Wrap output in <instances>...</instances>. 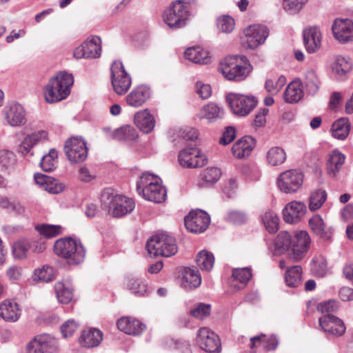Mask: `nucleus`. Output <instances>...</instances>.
I'll use <instances>...</instances> for the list:
<instances>
[{
	"label": "nucleus",
	"mask_w": 353,
	"mask_h": 353,
	"mask_svg": "<svg viewBox=\"0 0 353 353\" xmlns=\"http://www.w3.org/2000/svg\"><path fill=\"white\" fill-rule=\"evenodd\" d=\"M74 83L72 74L63 71L51 77L43 88L46 102L54 103L66 99Z\"/></svg>",
	"instance_id": "f257e3e1"
},
{
	"label": "nucleus",
	"mask_w": 353,
	"mask_h": 353,
	"mask_svg": "<svg viewBox=\"0 0 353 353\" xmlns=\"http://www.w3.org/2000/svg\"><path fill=\"white\" fill-rule=\"evenodd\" d=\"M252 68L245 56L226 57L220 62L219 70L229 81L239 82L245 79Z\"/></svg>",
	"instance_id": "f03ea898"
},
{
	"label": "nucleus",
	"mask_w": 353,
	"mask_h": 353,
	"mask_svg": "<svg viewBox=\"0 0 353 353\" xmlns=\"http://www.w3.org/2000/svg\"><path fill=\"white\" fill-rule=\"evenodd\" d=\"M190 18V4L183 0H175L165 8L162 14L163 22L171 29L185 27Z\"/></svg>",
	"instance_id": "7ed1b4c3"
},
{
	"label": "nucleus",
	"mask_w": 353,
	"mask_h": 353,
	"mask_svg": "<svg viewBox=\"0 0 353 353\" xmlns=\"http://www.w3.org/2000/svg\"><path fill=\"white\" fill-rule=\"evenodd\" d=\"M54 252L57 256L64 259L70 265L82 263L85 256V250L82 243L71 237L56 241Z\"/></svg>",
	"instance_id": "20e7f679"
},
{
	"label": "nucleus",
	"mask_w": 353,
	"mask_h": 353,
	"mask_svg": "<svg viewBox=\"0 0 353 353\" xmlns=\"http://www.w3.org/2000/svg\"><path fill=\"white\" fill-rule=\"evenodd\" d=\"M101 208L111 212L114 217H121L132 212L135 204L132 199L120 194H113L109 190H105L101 197Z\"/></svg>",
	"instance_id": "39448f33"
},
{
	"label": "nucleus",
	"mask_w": 353,
	"mask_h": 353,
	"mask_svg": "<svg viewBox=\"0 0 353 353\" xmlns=\"http://www.w3.org/2000/svg\"><path fill=\"white\" fill-rule=\"evenodd\" d=\"M146 249L150 256L170 257L174 255L178 248L176 239L167 233H158L152 236L146 243Z\"/></svg>",
	"instance_id": "423d86ee"
},
{
	"label": "nucleus",
	"mask_w": 353,
	"mask_h": 353,
	"mask_svg": "<svg viewBox=\"0 0 353 353\" xmlns=\"http://www.w3.org/2000/svg\"><path fill=\"white\" fill-rule=\"evenodd\" d=\"M226 101L232 112L239 117L248 116L257 104L254 97L237 93H229L226 97Z\"/></svg>",
	"instance_id": "0eeeda50"
},
{
	"label": "nucleus",
	"mask_w": 353,
	"mask_h": 353,
	"mask_svg": "<svg viewBox=\"0 0 353 353\" xmlns=\"http://www.w3.org/2000/svg\"><path fill=\"white\" fill-rule=\"evenodd\" d=\"M111 83L114 91L119 95L125 94L132 84V79L120 61H114L110 68Z\"/></svg>",
	"instance_id": "6e6552de"
},
{
	"label": "nucleus",
	"mask_w": 353,
	"mask_h": 353,
	"mask_svg": "<svg viewBox=\"0 0 353 353\" xmlns=\"http://www.w3.org/2000/svg\"><path fill=\"white\" fill-rule=\"evenodd\" d=\"M64 150L68 159L72 163H81L88 157L86 143L81 137L68 139L65 143Z\"/></svg>",
	"instance_id": "1a4fd4ad"
},
{
	"label": "nucleus",
	"mask_w": 353,
	"mask_h": 353,
	"mask_svg": "<svg viewBox=\"0 0 353 353\" xmlns=\"http://www.w3.org/2000/svg\"><path fill=\"white\" fill-rule=\"evenodd\" d=\"M311 238L307 232H296L292 239L291 250L288 253L289 259L298 262L303 259L310 248Z\"/></svg>",
	"instance_id": "9d476101"
},
{
	"label": "nucleus",
	"mask_w": 353,
	"mask_h": 353,
	"mask_svg": "<svg viewBox=\"0 0 353 353\" xmlns=\"http://www.w3.org/2000/svg\"><path fill=\"white\" fill-rule=\"evenodd\" d=\"M303 175L297 170H290L281 173L277 179L279 190L286 194L296 192L302 185Z\"/></svg>",
	"instance_id": "9b49d317"
},
{
	"label": "nucleus",
	"mask_w": 353,
	"mask_h": 353,
	"mask_svg": "<svg viewBox=\"0 0 353 353\" xmlns=\"http://www.w3.org/2000/svg\"><path fill=\"white\" fill-rule=\"evenodd\" d=\"M196 341L200 348L208 353H220L221 351L219 336L207 327L198 330Z\"/></svg>",
	"instance_id": "f8f14e48"
},
{
	"label": "nucleus",
	"mask_w": 353,
	"mask_h": 353,
	"mask_svg": "<svg viewBox=\"0 0 353 353\" xmlns=\"http://www.w3.org/2000/svg\"><path fill=\"white\" fill-rule=\"evenodd\" d=\"M208 159L198 148L188 147L179 154V164L188 168H201L207 163Z\"/></svg>",
	"instance_id": "ddd939ff"
},
{
	"label": "nucleus",
	"mask_w": 353,
	"mask_h": 353,
	"mask_svg": "<svg viewBox=\"0 0 353 353\" xmlns=\"http://www.w3.org/2000/svg\"><path fill=\"white\" fill-rule=\"evenodd\" d=\"M210 221L209 215L201 210L190 211L184 219L186 229L192 233H201L205 231Z\"/></svg>",
	"instance_id": "4468645a"
},
{
	"label": "nucleus",
	"mask_w": 353,
	"mask_h": 353,
	"mask_svg": "<svg viewBox=\"0 0 353 353\" xmlns=\"http://www.w3.org/2000/svg\"><path fill=\"white\" fill-rule=\"evenodd\" d=\"M245 42L250 49H255L263 44L269 34L268 28L263 25L250 26L244 30Z\"/></svg>",
	"instance_id": "2eb2a0df"
},
{
	"label": "nucleus",
	"mask_w": 353,
	"mask_h": 353,
	"mask_svg": "<svg viewBox=\"0 0 353 353\" xmlns=\"http://www.w3.org/2000/svg\"><path fill=\"white\" fill-rule=\"evenodd\" d=\"M4 119L12 126H21L26 124L27 119L24 108L18 103H9L3 110Z\"/></svg>",
	"instance_id": "dca6fc26"
},
{
	"label": "nucleus",
	"mask_w": 353,
	"mask_h": 353,
	"mask_svg": "<svg viewBox=\"0 0 353 353\" xmlns=\"http://www.w3.org/2000/svg\"><path fill=\"white\" fill-rule=\"evenodd\" d=\"M332 30L334 37L341 43L353 41V21L350 19H335Z\"/></svg>",
	"instance_id": "f3484780"
},
{
	"label": "nucleus",
	"mask_w": 353,
	"mask_h": 353,
	"mask_svg": "<svg viewBox=\"0 0 353 353\" xmlns=\"http://www.w3.org/2000/svg\"><path fill=\"white\" fill-rule=\"evenodd\" d=\"M307 210L303 202L293 201L288 203L283 210V216L285 222L296 223L305 216Z\"/></svg>",
	"instance_id": "a211bd4d"
},
{
	"label": "nucleus",
	"mask_w": 353,
	"mask_h": 353,
	"mask_svg": "<svg viewBox=\"0 0 353 353\" xmlns=\"http://www.w3.org/2000/svg\"><path fill=\"white\" fill-rule=\"evenodd\" d=\"M319 325L325 332L335 336H342L345 332V326L341 319L333 314H326L319 318Z\"/></svg>",
	"instance_id": "6ab92c4d"
},
{
	"label": "nucleus",
	"mask_w": 353,
	"mask_h": 353,
	"mask_svg": "<svg viewBox=\"0 0 353 353\" xmlns=\"http://www.w3.org/2000/svg\"><path fill=\"white\" fill-rule=\"evenodd\" d=\"M303 42L307 52H315L320 48L321 44V33L320 30L316 26L304 30Z\"/></svg>",
	"instance_id": "aec40b11"
},
{
	"label": "nucleus",
	"mask_w": 353,
	"mask_h": 353,
	"mask_svg": "<svg viewBox=\"0 0 353 353\" xmlns=\"http://www.w3.org/2000/svg\"><path fill=\"white\" fill-rule=\"evenodd\" d=\"M150 89L145 85H139L134 88L126 97L128 105L139 108L150 97Z\"/></svg>",
	"instance_id": "412c9836"
},
{
	"label": "nucleus",
	"mask_w": 353,
	"mask_h": 353,
	"mask_svg": "<svg viewBox=\"0 0 353 353\" xmlns=\"http://www.w3.org/2000/svg\"><path fill=\"white\" fill-rule=\"evenodd\" d=\"M254 145V139L251 136H245L234 143L232 152L236 158L248 157Z\"/></svg>",
	"instance_id": "4be33fe9"
},
{
	"label": "nucleus",
	"mask_w": 353,
	"mask_h": 353,
	"mask_svg": "<svg viewBox=\"0 0 353 353\" xmlns=\"http://www.w3.org/2000/svg\"><path fill=\"white\" fill-rule=\"evenodd\" d=\"M103 332L97 328H90L83 330L79 338L81 346L92 348L99 345L103 340Z\"/></svg>",
	"instance_id": "5701e85b"
},
{
	"label": "nucleus",
	"mask_w": 353,
	"mask_h": 353,
	"mask_svg": "<svg viewBox=\"0 0 353 353\" xmlns=\"http://www.w3.org/2000/svg\"><path fill=\"white\" fill-rule=\"evenodd\" d=\"M134 122L137 127L145 134L151 132L155 125V119L148 109L137 112L134 114Z\"/></svg>",
	"instance_id": "b1692460"
},
{
	"label": "nucleus",
	"mask_w": 353,
	"mask_h": 353,
	"mask_svg": "<svg viewBox=\"0 0 353 353\" xmlns=\"http://www.w3.org/2000/svg\"><path fill=\"white\" fill-rule=\"evenodd\" d=\"M119 330L129 335H139L145 328V325L139 320L129 317H123L117 321Z\"/></svg>",
	"instance_id": "393cba45"
},
{
	"label": "nucleus",
	"mask_w": 353,
	"mask_h": 353,
	"mask_svg": "<svg viewBox=\"0 0 353 353\" xmlns=\"http://www.w3.org/2000/svg\"><path fill=\"white\" fill-rule=\"evenodd\" d=\"M309 226L311 230L316 236L323 240H330L333 234V230L331 228H327L324 223L322 217L316 214L309 220Z\"/></svg>",
	"instance_id": "a878e982"
},
{
	"label": "nucleus",
	"mask_w": 353,
	"mask_h": 353,
	"mask_svg": "<svg viewBox=\"0 0 353 353\" xmlns=\"http://www.w3.org/2000/svg\"><path fill=\"white\" fill-rule=\"evenodd\" d=\"M141 194L143 197L150 201L160 203L165 201L167 196L165 188L160 182L155 183L151 187L143 189Z\"/></svg>",
	"instance_id": "bb28decb"
},
{
	"label": "nucleus",
	"mask_w": 353,
	"mask_h": 353,
	"mask_svg": "<svg viewBox=\"0 0 353 353\" xmlns=\"http://www.w3.org/2000/svg\"><path fill=\"white\" fill-rule=\"evenodd\" d=\"M32 342L43 353H54L58 349L57 339L48 334L37 335L32 340Z\"/></svg>",
	"instance_id": "cd10ccee"
},
{
	"label": "nucleus",
	"mask_w": 353,
	"mask_h": 353,
	"mask_svg": "<svg viewBox=\"0 0 353 353\" xmlns=\"http://www.w3.org/2000/svg\"><path fill=\"white\" fill-rule=\"evenodd\" d=\"M21 316V310L15 302L9 300L0 304V316L6 321L16 322Z\"/></svg>",
	"instance_id": "c85d7f7f"
},
{
	"label": "nucleus",
	"mask_w": 353,
	"mask_h": 353,
	"mask_svg": "<svg viewBox=\"0 0 353 353\" xmlns=\"http://www.w3.org/2000/svg\"><path fill=\"white\" fill-rule=\"evenodd\" d=\"M345 157L339 150H333L328 154L326 163L327 174L334 177L341 169L345 163Z\"/></svg>",
	"instance_id": "c756f323"
},
{
	"label": "nucleus",
	"mask_w": 353,
	"mask_h": 353,
	"mask_svg": "<svg viewBox=\"0 0 353 353\" xmlns=\"http://www.w3.org/2000/svg\"><path fill=\"white\" fill-rule=\"evenodd\" d=\"M86 59H96L101 56V40L98 36H92L83 43Z\"/></svg>",
	"instance_id": "7c9ffc66"
},
{
	"label": "nucleus",
	"mask_w": 353,
	"mask_h": 353,
	"mask_svg": "<svg viewBox=\"0 0 353 353\" xmlns=\"http://www.w3.org/2000/svg\"><path fill=\"white\" fill-rule=\"evenodd\" d=\"M303 97V91L300 81H293L290 83L284 92V99L288 103H295Z\"/></svg>",
	"instance_id": "2f4dec72"
},
{
	"label": "nucleus",
	"mask_w": 353,
	"mask_h": 353,
	"mask_svg": "<svg viewBox=\"0 0 353 353\" xmlns=\"http://www.w3.org/2000/svg\"><path fill=\"white\" fill-rule=\"evenodd\" d=\"M292 238L290 234L286 231L279 232L274 243V254L281 255L288 251L292 246Z\"/></svg>",
	"instance_id": "473e14b6"
},
{
	"label": "nucleus",
	"mask_w": 353,
	"mask_h": 353,
	"mask_svg": "<svg viewBox=\"0 0 353 353\" xmlns=\"http://www.w3.org/2000/svg\"><path fill=\"white\" fill-rule=\"evenodd\" d=\"M352 63L343 57H338L332 65V72L339 80L343 79L345 75L352 70Z\"/></svg>",
	"instance_id": "72a5a7b5"
},
{
	"label": "nucleus",
	"mask_w": 353,
	"mask_h": 353,
	"mask_svg": "<svg viewBox=\"0 0 353 353\" xmlns=\"http://www.w3.org/2000/svg\"><path fill=\"white\" fill-rule=\"evenodd\" d=\"M208 52L201 47H192L184 52L185 58L189 61L200 64H205L208 62Z\"/></svg>",
	"instance_id": "f704fd0d"
},
{
	"label": "nucleus",
	"mask_w": 353,
	"mask_h": 353,
	"mask_svg": "<svg viewBox=\"0 0 353 353\" xmlns=\"http://www.w3.org/2000/svg\"><path fill=\"white\" fill-rule=\"evenodd\" d=\"M214 254L206 250L198 252L196 256V265L203 271L210 272L214 264Z\"/></svg>",
	"instance_id": "c9c22d12"
},
{
	"label": "nucleus",
	"mask_w": 353,
	"mask_h": 353,
	"mask_svg": "<svg viewBox=\"0 0 353 353\" xmlns=\"http://www.w3.org/2000/svg\"><path fill=\"white\" fill-rule=\"evenodd\" d=\"M350 129V124L347 119L341 118L332 125V136L338 139H345Z\"/></svg>",
	"instance_id": "e433bc0d"
},
{
	"label": "nucleus",
	"mask_w": 353,
	"mask_h": 353,
	"mask_svg": "<svg viewBox=\"0 0 353 353\" xmlns=\"http://www.w3.org/2000/svg\"><path fill=\"white\" fill-rule=\"evenodd\" d=\"M221 175V170L216 167L206 168L201 174V181L199 183V187H205L211 185L220 179Z\"/></svg>",
	"instance_id": "4c0bfd02"
},
{
	"label": "nucleus",
	"mask_w": 353,
	"mask_h": 353,
	"mask_svg": "<svg viewBox=\"0 0 353 353\" xmlns=\"http://www.w3.org/2000/svg\"><path fill=\"white\" fill-rule=\"evenodd\" d=\"M266 159L268 163L272 166L279 165L285 161L286 153L281 147H272L268 151Z\"/></svg>",
	"instance_id": "58836bf2"
},
{
	"label": "nucleus",
	"mask_w": 353,
	"mask_h": 353,
	"mask_svg": "<svg viewBox=\"0 0 353 353\" xmlns=\"http://www.w3.org/2000/svg\"><path fill=\"white\" fill-rule=\"evenodd\" d=\"M199 116L201 118H204L212 121L222 118L223 116V110L216 104L210 103L202 108L200 110Z\"/></svg>",
	"instance_id": "ea45409f"
},
{
	"label": "nucleus",
	"mask_w": 353,
	"mask_h": 353,
	"mask_svg": "<svg viewBox=\"0 0 353 353\" xmlns=\"http://www.w3.org/2000/svg\"><path fill=\"white\" fill-rule=\"evenodd\" d=\"M45 134V132H41L27 136L19 145L18 152L23 156L27 155L30 152L33 146L40 141L42 135Z\"/></svg>",
	"instance_id": "a19ab883"
},
{
	"label": "nucleus",
	"mask_w": 353,
	"mask_h": 353,
	"mask_svg": "<svg viewBox=\"0 0 353 353\" xmlns=\"http://www.w3.org/2000/svg\"><path fill=\"white\" fill-rule=\"evenodd\" d=\"M302 268L300 265H294L285 272V282L288 287H299L301 284Z\"/></svg>",
	"instance_id": "79ce46f5"
},
{
	"label": "nucleus",
	"mask_w": 353,
	"mask_h": 353,
	"mask_svg": "<svg viewBox=\"0 0 353 353\" xmlns=\"http://www.w3.org/2000/svg\"><path fill=\"white\" fill-rule=\"evenodd\" d=\"M183 280L190 287H199L201 284V276L199 270L190 268H185L183 270Z\"/></svg>",
	"instance_id": "37998d69"
},
{
	"label": "nucleus",
	"mask_w": 353,
	"mask_h": 353,
	"mask_svg": "<svg viewBox=\"0 0 353 353\" xmlns=\"http://www.w3.org/2000/svg\"><path fill=\"white\" fill-rule=\"evenodd\" d=\"M262 222L270 233H275L279 230V219L274 212H265L261 216Z\"/></svg>",
	"instance_id": "c03bdc74"
},
{
	"label": "nucleus",
	"mask_w": 353,
	"mask_h": 353,
	"mask_svg": "<svg viewBox=\"0 0 353 353\" xmlns=\"http://www.w3.org/2000/svg\"><path fill=\"white\" fill-rule=\"evenodd\" d=\"M138 137L137 130L132 126L125 125L117 129L113 134L118 141H133Z\"/></svg>",
	"instance_id": "a18cd8bd"
},
{
	"label": "nucleus",
	"mask_w": 353,
	"mask_h": 353,
	"mask_svg": "<svg viewBox=\"0 0 353 353\" xmlns=\"http://www.w3.org/2000/svg\"><path fill=\"white\" fill-rule=\"evenodd\" d=\"M58 152L52 148L47 154L43 156L40 161L41 169L45 172H51L55 168Z\"/></svg>",
	"instance_id": "49530a36"
},
{
	"label": "nucleus",
	"mask_w": 353,
	"mask_h": 353,
	"mask_svg": "<svg viewBox=\"0 0 353 353\" xmlns=\"http://www.w3.org/2000/svg\"><path fill=\"white\" fill-rule=\"evenodd\" d=\"M232 276L238 282L243 285H248L252 279V270L250 268L248 267L233 268Z\"/></svg>",
	"instance_id": "de8ad7c7"
},
{
	"label": "nucleus",
	"mask_w": 353,
	"mask_h": 353,
	"mask_svg": "<svg viewBox=\"0 0 353 353\" xmlns=\"http://www.w3.org/2000/svg\"><path fill=\"white\" fill-rule=\"evenodd\" d=\"M305 88L308 94L314 95L319 89V80L314 70H309L305 74Z\"/></svg>",
	"instance_id": "09e8293b"
},
{
	"label": "nucleus",
	"mask_w": 353,
	"mask_h": 353,
	"mask_svg": "<svg viewBox=\"0 0 353 353\" xmlns=\"http://www.w3.org/2000/svg\"><path fill=\"white\" fill-rule=\"evenodd\" d=\"M17 163L14 153L8 150H0V166L5 169H12Z\"/></svg>",
	"instance_id": "8fccbe9b"
},
{
	"label": "nucleus",
	"mask_w": 353,
	"mask_h": 353,
	"mask_svg": "<svg viewBox=\"0 0 353 353\" xmlns=\"http://www.w3.org/2000/svg\"><path fill=\"white\" fill-rule=\"evenodd\" d=\"M312 273L318 277L324 276L327 272V261L322 256H319L312 259Z\"/></svg>",
	"instance_id": "3c124183"
},
{
	"label": "nucleus",
	"mask_w": 353,
	"mask_h": 353,
	"mask_svg": "<svg viewBox=\"0 0 353 353\" xmlns=\"http://www.w3.org/2000/svg\"><path fill=\"white\" fill-rule=\"evenodd\" d=\"M161 179L154 174L149 173H143L140 177L137 184V190L139 194L142 192L143 189H145L159 183Z\"/></svg>",
	"instance_id": "603ef678"
},
{
	"label": "nucleus",
	"mask_w": 353,
	"mask_h": 353,
	"mask_svg": "<svg viewBox=\"0 0 353 353\" xmlns=\"http://www.w3.org/2000/svg\"><path fill=\"white\" fill-rule=\"evenodd\" d=\"M327 198V194L323 190H316L314 192L310 198L309 208L311 211H315L319 209Z\"/></svg>",
	"instance_id": "864d4df0"
},
{
	"label": "nucleus",
	"mask_w": 353,
	"mask_h": 353,
	"mask_svg": "<svg viewBox=\"0 0 353 353\" xmlns=\"http://www.w3.org/2000/svg\"><path fill=\"white\" fill-rule=\"evenodd\" d=\"M30 248L29 242L27 240H19L12 245V254L15 259L24 258Z\"/></svg>",
	"instance_id": "5fc2aeb1"
},
{
	"label": "nucleus",
	"mask_w": 353,
	"mask_h": 353,
	"mask_svg": "<svg viewBox=\"0 0 353 353\" xmlns=\"http://www.w3.org/2000/svg\"><path fill=\"white\" fill-rule=\"evenodd\" d=\"M36 230L47 238H52L61 233V227L58 225L43 224L37 225Z\"/></svg>",
	"instance_id": "6e6d98bb"
},
{
	"label": "nucleus",
	"mask_w": 353,
	"mask_h": 353,
	"mask_svg": "<svg viewBox=\"0 0 353 353\" xmlns=\"http://www.w3.org/2000/svg\"><path fill=\"white\" fill-rule=\"evenodd\" d=\"M285 83V77L283 75H281L276 79H270L266 80L265 88L268 92L275 94L281 90Z\"/></svg>",
	"instance_id": "4d7b16f0"
},
{
	"label": "nucleus",
	"mask_w": 353,
	"mask_h": 353,
	"mask_svg": "<svg viewBox=\"0 0 353 353\" xmlns=\"http://www.w3.org/2000/svg\"><path fill=\"white\" fill-rule=\"evenodd\" d=\"M52 279V269L48 266L34 270L32 280L35 282L48 283Z\"/></svg>",
	"instance_id": "13d9d810"
},
{
	"label": "nucleus",
	"mask_w": 353,
	"mask_h": 353,
	"mask_svg": "<svg viewBox=\"0 0 353 353\" xmlns=\"http://www.w3.org/2000/svg\"><path fill=\"white\" fill-rule=\"evenodd\" d=\"M308 0H283V8L290 14L298 13Z\"/></svg>",
	"instance_id": "bf43d9fd"
},
{
	"label": "nucleus",
	"mask_w": 353,
	"mask_h": 353,
	"mask_svg": "<svg viewBox=\"0 0 353 353\" xmlns=\"http://www.w3.org/2000/svg\"><path fill=\"white\" fill-rule=\"evenodd\" d=\"M234 20L230 16H223L217 19L218 29L224 33H230L234 28Z\"/></svg>",
	"instance_id": "052dcab7"
},
{
	"label": "nucleus",
	"mask_w": 353,
	"mask_h": 353,
	"mask_svg": "<svg viewBox=\"0 0 353 353\" xmlns=\"http://www.w3.org/2000/svg\"><path fill=\"white\" fill-rule=\"evenodd\" d=\"M211 305L210 304L199 303L196 307L190 310L191 316L199 319H203L210 314Z\"/></svg>",
	"instance_id": "680f3d73"
},
{
	"label": "nucleus",
	"mask_w": 353,
	"mask_h": 353,
	"mask_svg": "<svg viewBox=\"0 0 353 353\" xmlns=\"http://www.w3.org/2000/svg\"><path fill=\"white\" fill-rule=\"evenodd\" d=\"M339 307V302L334 299H330L327 301L319 303L317 305V310L321 313H327V314H332L335 313Z\"/></svg>",
	"instance_id": "e2e57ef3"
},
{
	"label": "nucleus",
	"mask_w": 353,
	"mask_h": 353,
	"mask_svg": "<svg viewBox=\"0 0 353 353\" xmlns=\"http://www.w3.org/2000/svg\"><path fill=\"white\" fill-rule=\"evenodd\" d=\"M56 296L59 303L68 304L74 296L72 288H57Z\"/></svg>",
	"instance_id": "0e129e2a"
},
{
	"label": "nucleus",
	"mask_w": 353,
	"mask_h": 353,
	"mask_svg": "<svg viewBox=\"0 0 353 353\" xmlns=\"http://www.w3.org/2000/svg\"><path fill=\"white\" fill-rule=\"evenodd\" d=\"M79 323L73 319H68L61 327V332L63 337L71 336L77 330Z\"/></svg>",
	"instance_id": "69168bd1"
},
{
	"label": "nucleus",
	"mask_w": 353,
	"mask_h": 353,
	"mask_svg": "<svg viewBox=\"0 0 353 353\" xmlns=\"http://www.w3.org/2000/svg\"><path fill=\"white\" fill-rule=\"evenodd\" d=\"M236 129L234 127L228 126L225 128L222 137L220 138L219 143L221 145H226L230 143L235 138Z\"/></svg>",
	"instance_id": "338daca9"
},
{
	"label": "nucleus",
	"mask_w": 353,
	"mask_h": 353,
	"mask_svg": "<svg viewBox=\"0 0 353 353\" xmlns=\"http://www.w3.org/2000/svg\"><path fill=\"white\" fill-rule=\"evenodd\" d=\"M228 219L234 224H242L247 221V215L243 212L233 210L228 213Z\"/></svg>",
	"instance_id": "774afa93"
}]
</instances>
